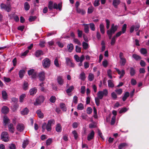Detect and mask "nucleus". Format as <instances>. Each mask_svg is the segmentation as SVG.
<instances>
[{
    "label": "nucleus",
    "mask_w": 149,
    "mask_h": 149,
    "mask_svg": "<svg viewBox=\"0 0 149 149\" xmlns=\"http://www.w3.org/2000/svg\"><path fill=\"white\" fill-rule=\"evenodd\" d=\"M118 28L117 25H114V24H112L111 28L110 29L108 30L107 33L109 36V39H111L112 34L117 30Z\"/></svg>",
    "instance_id": "1"
},
{
    "label": "nucleus",
    "mask_w": 149,
    "mask_h": 149,
    "mask_svg": "<svg viewBox=\"0 0 149 149\" xmlns=\"http://www.w3.org/2000/svg\"><path fill=\"white\" fill-rule=\"evenodd\" d=\"M50 61L47 58L44 59L42 61V65L44 68H49L50 66Z\"/></svg>",
    "instance_id": "2"
},
{
    "label": "nucleus",
    "mask_w": 149,
    "mask_h": 149,
    "mask_svg": "<svg viewBox=\"0 0 149 149\" xmlns=\"http://www.w3.org/2000/svg\"><path fill=\"white\" fill-rule=\"evenodd\" d=\"M9 136L8 133L6 132H2L1 135V138L2 140L4 142H7L9 140Z\"/></svg>",
    "instance_id": "3"
},
{
    "label": "nucleus",
    "mask_w": 149,
    "mask_h": 149,
    "mask_svg": "<svg viewBox=\"0 0 149 149\" xmlns=\"http://www.w3.org/2000/svg\"><path fill=\"white\" fill-rule=\"evenodd\" d=\"M127 28V25L126 24H124L122 28V31H119L118 33H116V37H118L119 36L121 35L123 33H125Z\"/></svg>",
    "instance_id": "4"
},
{
    "label": "nucleus",
    "mask_w": 149,
    "mask_h": 149,
    "mask_svg": "<svg viewBox=\"0 0 149 149\" xmlns=\"http://www.w3.org/2000/svg\"><path fill=\"white\" fill-rule=\"evenodd\" d=\"M1 8L9 12L10 10V5H6L4 3H1L0 5Z\"/></svg>",
    "instance_id": "5"
},
{
    "label": "nucleus",
    "mask_w": 149,
    "mask_h": 149,
    "mask_svg": "<svg viewBox=\"0 0 149 149\" xmlns=\"http://www.w3.org/2000/svg\"><path fill=\"white\" fill-rule=\"evenodd\" d=\"M28 73L29 76L31 75V77L33 79L36 78L37 77L36 73L33 69L28 71Z\"/></svg>",
    "instance_id": "6"
},
{
    "label": "nucleus",
    "mask_w": 149,
    "mask_h": 149,
    "mask_svg": "<svg viewBox=\"0 0 149 149\" xmlns=\"http://www.w3.org/2000/svg\"><path fill=\"white\" fill-rule=\"evenodd\" d=\"M45 98L43 95H41L37 97L36 99V102L38 104H39L42 103Z\"/></svg>",
    "instance_id": "7"
},
{
    "label": "nucleus",
    "mask_w": 149,
    "mask_h": 149,
    "mask_svg": "<svg viewBox=\"0 0 149 149\" xmlns=\"http://www.w3.org/2000/svg\"><path fill=\"white\" fill-rule=\"evenodd\" d=\"M42 128L43 131H45L46 128L47 131H50L52 129L51 125H49L47 123V124L45 123H44L42 124Z\"/></svg>",
    "instance_id": "8"
},
{
    "label": "nucleus",
    "mask_w": 149,
    "mask_h": 149,
    "mask_svg": "<svg viewBox=\"0 0 149 149\" xmlns=\"http://www.w3.org/2000/svg\"><path fill=\"white\" fill-rule=\"evenodd\" d=\"M66 63L67 65L70 67H74V64L72 62L71 60L69 58H66Z\"/></svg>",
    "instance_id": "9"
},
{
    "label": "nucleus",
    "mask_w": 149,
    "mask_h": 149,
    "mask_svg": "<svg viewBox=\"0 0 149 149\" xmlns=\"http://www.w3.org/2000/svg\"><path fill=\"white\" fill-rule=\"evenodd\" d=\"M16 128L18 131L22 132L24 130V126L23 124L19 123L17 125Z\"/></svg>",
    "instance_id": "10"
},
{
    "label": "nucleus",
    "mask_w": 149,
    "mask_h": 149,
    "mask_svg": "<svg viewBox=\"0 0 149 149\" xmlns=\"http://www.w3.org/2000/svg\"><path fill=\"white\" fill-rule=\"evenodd\" d=\"M38 77L40 81H43L45 79V73L44 72H42L39 73Z\"/></svg>",
    "instance_id": "11"
},
{
    "label": "nucleus",
    "mask_w": 149,
    "mask_h": 149,
    "mask_svg": "<svg viewBox=\"0 0 149 149\" xmlns=\"http://www.w3.org/2000/svg\"><path fill=\"white\" fill-rule=\"evenodd\" d=\"M1 111L3 113L6 114L9 112V109L7 107L4 106L2 107Z\"/></svg>",
    "instance_id": "12"
},
{
    "label": "nucleus",
    "mask_w": 149,
    "mask_h": 149,
    "mask_svg": "<svg viewBox=\"0 0 149 149\" xmlns=\"http://www.w3.org/2000/svg\"><path fill=\"white\" fill-rule=\"evenodd\" d=\"M38 117L40 118H43L44 117V115L40 109L37 110L36 112Z\"/></svg>",
    "instance_id": "13"
},
{
    "label": "nucleus",
    "mask_w": 149,
    "mask_h": 149,
    "mask_svg": "<svg viewBox=\"0 0 149 149\" xmlns=\"http://www.w3.org/2000/svg\"><path fill=\"white\" fill-rule=\"evenodd\" d=\"M94 132L93 130H92L90 133L87 136V140L88 141H91L93 139L94 136Z\"/></svg>",
    "instance_id": "14"
},
{
    "label": "nucleus",
    "mask_w": 149,
    "mask_h": 149,
    "mask_svg": "<svg viewBox=\"0 0 149 149\" xmlns=\"http://www.w3.org/2000/svg\"><path fill=\"white\" fill-rule=\"evenodd\" d=\"M57 81L58 83L61 86L63 84V80L62 76H58L57 78Z\"/></svg>",
    "instance_id": "15"
},
{
    "label": "nucleus",
    "mask_w": 149,
    "mask_h": 149,
    "mask_svg": "<svg viewBox=\"0 0 149 149\" xmlns=\"http://www.w3.org/2000/svg\"><path fill=\"white\" fill-rule=\"evenodd\" d=\"M43 54L42 51L41 50H38L36 51L35 52V55L37 57H38L40 56L43 55Z\"/></svg>",
    "instance_id": "16"
},
{
    "label": "nucleus",
    "mask_w": 149,
    "mask_h": 149,
    "mask_svg": "<svg viewBox=\"0 0 149 149\" xmlns=\"http://www.w3.org/2000/svg\"><path fill=\"white\" fill-rule=\"evenodd\" d=\"M8 128L10 132L12 133L14 132L15 131V128L13 127V124L10 123L8 125Z\"/></svg>",
    "instance_id": "17"
},
{
    "label": "nucleus",
    "mask_w": 149,
    "mask_h": 149,
    "mask_svg": "<svg viewBox=\"0 0 149 149\" xmlns=\"http://www.w3.org/2000/svg\"><path fill=\"white\" fill-rule=\"evenodd\" d=\"M120 0H113V4L116 8H117L118 6L120 3Z\"/></svg>",
    "instance_id": "18"
},
{
    "label": "nucleus",
    "mask_w": 149,
    "mask_h": 149,
    "mask_svg": "<svg viewBox=\"0 0 149 149\" xmlns=\"http://www.w3.org/2000/svg\"><path fill=\"white\" fill-rule=\"evenodd\" d=\"M9 121L10 120L7 116H5L3 117V122L4 124V125H6Z\"/></svg>",
    "instance_id": "19"
},
{
    "label": "nucleus",
    "mask_w": 149,
    "mask_h": 149,
    "mask_svg": "<svg viewBox=\"0 0 149 149\" xmlns=\"http://www.w3.org/2000/svg\"><path fill=\"white\" fill-rule=\"evenodd\" d=\"M37 91V89L35 88L31 89L29 91L30 94L31 95H33L36 93Z\"/></svg>",
    "instance_id": "20"
},
{
    "label": "nucleus",
    "mask_w": 149,
    "mask_h": 149,
    "mask_svg": "<svg viewBox=\"0 0 149 149\" xmlns=\"http://www.w3.org/2000/svg\"><path fill=\"white\" fill-rule=\"evenodd\" d=\"M128 146V144L126 143H122L119 145L118 148L119 149H122L124 147Z\"/></svg>",
    "instance_id": "21"
},
{
    "label": "nucleus",
    "mask_w": 149,
    "mask_h": 149,
    "mask_svg": "<svg viewBox=\"0 0 149 149\" xmlns=\"http://www.w3.org/2000/svg\"><path fill=\"white\" fill-rule=\"evenodd\" d=\"M79 78L84 81L86 79L85 74L84 72H82L80 74Z\"/></svg>",
    "instance_id": "22"
},
{
    "label": "nucleus",
    "mask_w": 149,
    "mask_h": 149,
    "mask_svg": "<svg viewBox=\"0 0 149 149\" xmlns=\"http://www.w3.org/2000/svg\"><path fill=\"white\" fill-rule=\"evenodd\" d=\"M100 28L101 33L103 34L104 33V26L102 23L100 24Z\"/></svg>",
    "instance_id": "23"
},
{
    "label": "nucleus",
    "mask_w": 149,
    "mask_h": 149,
    "mask_svg": "<svg viewBox=\"0 0 149 149\" xmlns=\"http://www.w3.org/2000/svg\"><path fill=\"white\" fill-rule=\"evenodd\" d=\"M2 95L3 98L4 100H6L8 98L7 94L5 91H2Z\"/></svg>",
    "instance_id": "24"
},
{
    "label": "nucleus",
    "mask_w": 149,
    "mask_h": 149,
    "mask_svg": "<svg viewBox=\"0 0 149 149\" xmlns=\"http://www.w3.org/2000/svg\"><path fill=\"white\" fill-rule=\"evenodd\" d=\"M29 143V141L28 139H26L24 140L22 143V148L24 149L25 148Z\"/></svg>",
    "instance_id": "25"
},
{
    "label": "nucleus",
    "mask_w": 149,
    "mask_h": 149,
    "mask_svg": "<svg viewBox=\"0 0 149 149\" xmlns=\"http://www.w3.org/2000/svg\"><path fill=\"white\" fill-rule=\"evenodd\" d=\"M136 73V71L135 69L132 67L130 68V75L132 76H133Z\"/></svg>",
    "instance_id": "26"
},
{
    "label": "nucleus",
    "mask_w": 149,
    "mask_h": 149,
    "mask_svg": "<svg viewBox=\"0 0 149 149\" xmlns=\"http://www.w3.org/2000/svg\"><path fill=\"white\" fill-rule=\"evenodd\" d=\"M61 4H58V6L56 3H54L53 5V8L54 9H58L60 10H61Z\"/></svg>",
    "instance_id": "27"
},
{
    "label": "nucleus",
    "mask_w": 149,
    "mask_h": 149,
    "mask_svg": "<svg viewBox=\"0 0 149 149\" xmlns=\"http://www.w3.org/2000/svg\"><path fill=\"white\" fill-rule=\"evenodd\" d=\"M29 110L27 108H25L21 111V113L23 115H27L28 114Z\"/></svg>",
    "instance_id": "28"
},
{
    "label": "nucleus",
    "mask_w": 149,
    "mask_h": 149,
    "mask_svg": "<svg viewBox=\"0 0 149 149\" xmlns=\"http://www.w3.org/2000/svg\"><path fill=\"white\" fill-rule=\"evenodd\" d=\"M56 130L57 132H60L61 131L62 128L61 127V125L60 124H58L56 125Z\"/></svg>",
    "instance_id": "29"
},
{
    "label": "nucleus",
    "mask_w": 149,
    "mask_h": 149,
    "mask_svg": "<svg viewBox=\"0 0 149 149\" xmlns=\"http://www.w3.org/2000/svg\"><path fill=\"white\" fill-rule=\"evenodd\" d=\"M126 62V60L125 58L120 59V63L121 66L125 65Z\"/></svg>",
    "instance_id": "30"
},
{
    "label": "nucleus",
    "mask_w": 149,
    "mask_h": 149,
    "mask_svg": "<svg viewBox=\"0 0 149 149\" xmlns=\"http://www.w3.org/2000/svg\"><path fill=\"white\" fill-rule=\"evenodd\" d=\"M130 95V93L128 92H126L124 94L123 97L122 98L123 100V101H125L127 98L129 97Z\"/></svg>",
    "instance_id": "31"
},
{
    "label": "nucleus",
    "mask_w": 149,
    "mask_h": 149,
    "mask_svg": "<svg viewBox=\"0 0 149 149\" xmlns=\"http://www.w3.org/2000/svg\"><path fill=\"white\" fill-rule=\"evenodd\" d=\"M84 26V31L86 33H88L89 32V24H83Z\"/></svg>",
    "instance_id": "32"
},
{
    "label": "nucleus",
    "mask_w": 149,
    "mask_h": 149,
    "mask_svg": "<svg viewBox=\"0 0 149 149\" xmlns=\"http://www.w3.org/2000/svg\"><path fill=\"white\" fill-rule=\"evenodd\" d=\"M24 73L25 71L24 70H20L19 73V77L21 78H22L24 76Z\"/></svg>",
    "instance_id": "33"
},
{
    "label": "nucleus",
    "mask_w": 149,
    "mask_h": 149,
    "mask_svg": "<svg viewBox=\"0 0 149 149\" xmlns=\"http://www.w3.org/2000/svg\"><path fill=\"white\" fill-rule=\"evenodd\" d=\"M60 107L62 110L63 111H65L67 110L65 105L63 103H62L60 104Z\"/></svg>",
    "instance_id": "34"
},
{
    "label": "nucleus",
    "mask_w": 149,
    "mask_h": 149,
    "mask_svg": "<svg viewBox=\"0 0 149 149\" xmlns=\"http://www.w3.org/2000/svg\"><path fill=\"white\" fill-rule=\"evenodd\" d=\"M97 96L98 98L100 99H102L104 95L102 94V91H99L97 93Z\"/></svg>",
    "instance_id": "35"
},
{
    "label": "nucleus",
    "mask_w": 149,
    "mask_h": 149,
    "mask_svg": "<svg viewBox=\"0 0 149 149\" xmlns=\"http://www.w3.org/2000/svg\"><path fill=\"white\" fill-rule=\"evenodd\" d=\"M132 57L136 61L140 60L141 59V56L136 54H133L132 56Z\"/></svg>",
    "instance_id": "36"
},
{
    "label": "nucleus",
    "mask_w": 149,
    "mask_h": 149,
    "mask_svg": "<svg viewBox=\"0 0 149 149\" xmlns=\"http://www.w3.org/2000/svg\"><path fill=\"white\" fill-rule=\"evenodd\" d=\"M18 107V105L17 103H14L13 104V106L11 107L12 110L13 111H14Z\"/></svg>",
    "instance_id": "37"
},
{
    "label": "nucleus",
    "mask_w": 149,
    "mask_h": 149,
    "mask_svg": "<svg viewBox=\"0 0 149 149\" xmlns=\"http://www.w3.org/2000/svg\"><path fill=\"white\" fill-rule=\"evenodd\" d=\"M24 8L25 10L27 11L29 10L30 8V6L29 3L27 2H26L24 4Z\"/></svg>",
    "instance_id": "38"
},
{
    "label": "nucleus",
    "mask_w": 149,
    "mask_h": 149,
    "mask_svg": "<svg viewBox=\"0 0 149 149\" xmlns=\"http://www.w3.org/2000/svg\"><path fill=\"white\" fill-rule=\"evenodd\" d=\"M96 123L95 122H93L92 123L89 125V127L90 128H93L96 127Z\"/></svg>",
    "instance_id": "39"
},
{
    "label": "nucleus",
    "mask_w": 149,
    "mask_h": 149,
    "mask_svg": "<svg viewBox=\"0 0 149 149\" xmlns=\"http://www.w3.org/2000/svg\"><path fill=\"white\" fill-rule=\"evenodd\" d=\"M76 10L78 13H80L82 15L86 13L85 11L84 10L81 9L79 8H77L76 9Z\"/></svg>",
    "instance_id": "40"
},
{
    "label": "nucleus",
    "mask_w": 149,
    "mask_h": 149,
    "mask_svg": "<svg viewBox=\"0 0 149 149\" xmlns=\"http://www.w3.org/2000/svg\"><path fill=\"white\" fill-rule=\"evenodd\" d=\"M94 78V75L91 73H90L88 76V79L90 81H92L93 80Z\"/></svg>",
    "instance_id": "41"
},
{
    "label": "nucleus",
    "mask_w": 149,
    "mask_h": 149,
    "mask_svg": "<svg viewBox=\"0 0 149 149\" xmlns=\"http://www.w3.org/2000/svg\"><path fill=\"white\" fill-rule=\"evenodd\" d=\"M108 86L109 87L113 88L114 85L112 82V81L111 80H108Z\"/></svg>",
    "instance_id": "42"
},
{
    "label": "nucleus",
    "mask_w": 149,
    "mask_h": 149,
    "mask_svg": "<svg viewBox=\"0 0 149 149\" xmlns=\"http://www.w3.org/2000/svg\"><path fill=\"white\" fill-rule=\"evenodd\" d=\"M74 88L73 86H71L66 90V92L67 93H70L74 90Z\"/></svg>",
    "instance_id": "43"
},
{
    "label": "nucleus",
    "mask_w": 149,
    "mask_h": 149,
    "mask_svg": "<svg viewBox=\"0 0 149 149\" xmlns=\"http://www.w3.org/2000/svg\"><path fill=\"white\" fill-rule=\"evenodd\" d=\"M28 84L26 81H24L23 85V88L24 90H27L28 88Z\"/></svg>",
    "instance_id": "44"
},
{
    "label": "nucleus",
    "mask_w": 149,
    "mask_h": 149,
    "mask_svg": "<svg viewBox=\"0 0 149 149\" xmlns=\"http://www.w3.org/2000/svg\"><path fill=\"white\" fill-rule=\"evenodd\" d=\"M94 8L92 6L89 7L88 9V13L90 14L93 13V11Z\"/></svg>",
    "instance_id": "45"
},
{
    "label": "nucleus",
    "mask_w": 149,
    "mask_h": 149,
    "mask_svg": "<svg viewBox=\"0 0 149 149\" xmlns=\"http://www.w3.org/2000/svg\"><path fill=\"white\" fill-rule=\"evenodd\" d=\"M53 2L51 1H49L48 6V7L49 9L50 10H52L53 8Z\"/></svg>",
    "instance_id": "46"
},
{
    "label": "nucleus",
    "mask_w": 149,
    "mask_h": 149,
    "mask_svg": "<svg viewBox=\"0 0 149 149\" xmlns=\"http://www.w3.org/2000/svg\"><path fill=\"white\" fill-rule=\"evenodd\" d=\"M77 109L79 110H82L84 108L83 104L81 103H79L77 106Z\"/></svg>",
    "instance_id": "47"
},
{
    "label": "nucleus",
    "mask_w": 149,
    "mask_h": 149,
    "mask_svg": "<svg viewBox=\"0 0 149 149\" xmlns=\"http://www.w3.org/2000/svg\"><path fill=\"white\" fill-rule=\"evenodd\" d=\"M74 58L75 59V60L77 62H80L81 61V56L80 57H79L77 55H75L74 56Z\"/></svg>",
    "instance_id": "48"
},
{
    "label": "nucleus",
    "mask_w": 149,
    "mask_h": 149,
    "mask_svg": "<svg viewBox=\"0 0 149 149\" xmlns=\"http://www.w3.org/2000/svg\"><path fill=\"white\" fill-rule=\"evenodd\" d=\"M72 134H73L74 138L75 140L77 139L78 135L77 132L76 130H74L72 132Z\"/></svg>",
    "instance_id": "49"
},
{
    "label": "nucleus",
    "mask_w": 149,
    "mask_h": 149,
    "mask_svg": "<svg viewBox=\"0 0 149 149\" xmlns=\"http://www.w3.org/2000/svg\"><path fill=\"white\" fill-rule=\"evenodd\" d=\"M90 28L93 31H94L95 30V25L93 23H90L89 24Z\"/></svg>",
    "instance_id": "50"
},
{
    "label": "nucleus",
    "mask_w": 149,
    "mask_h": 149,
    "mask_svg": "<svg viewBox=\"0 0 149 149\" xmlns=\"http://www.w3.org/2000/svg\"><path fill=\"white\" fill-rule=\"evenodd\" d=\"M26 97V95L25 94H23L19 97V101L22 102H23L24 98Z\"/></svg>",
    "instance_id": "51"
},
{
    "label": "nucleus",
    "mask_w": 149,
    "mask_h": 149,
    "mask_svg": "<svg viewBox=\"0 0 149 149\" xmlns=\"http://www.w3.org/2000/svg\"><path fill=\"white\" fill-rule=\"evenodd\" d=\"M116 119V117L115 116H113L111 118V125H113L115 123V120Z\"/></svg>",
    "instance_id": "52"
},
{
    "label": "nucleus",
    "mask_w": 149,
    "mask_h": 149,
    "mask_svg": "<svg viewBox=\"0 0 149 149\" xmlns=\"http://www.w3.org/2000/svg\"><path fill=\"white\" fill-rule=\"evenodd\" d=\"M127 109L126 108L124 107L122 108L119 111V113H124L127 111Z\"/></svg>",
    "instance_id": "53"
},
{
    "label": "nucleus",
    "mask_w": 149,
    "mask_h": 149,
    "mask_svg": "<svg viewBox=\"0 0 149 149\" xmlns=\"http://www.w3.org/2000/svg\"><path fill=\"white\" fill-rule=\"evenodd\" d=\"M56 99L55 96H52L50 97L49 99V101L52 103H54L55 102Z\"/></svg>",
    "instance_id": "54"
},
{
    "label": "nucleus",
    "mask_w": 149,
    "mask_h": 149,
    "mask_svg": "<svg viewBox=\"0 0 149 149\" xmlns=\"http://www.w3.org/2000/svg\"><path fill=\"white\" fill-rule=\"evenodd\" d=\"M52 142V139L51 138L48 139L47 140L46 143L47 146H48Z\"/></svg>",
    "instance_id": "55"
},
{
    "label": "nucleus",
    "mask_w": 149,
    "mask_h": 149,
    "mask_svg": "<svg viewBox=\"0 0 149 149\" xmlns=\"http://www.w3.org/2000/svg\"><path fill=\"white\" fill-rule=\"evenodd\" d=\"M111 96L114 100H116L117 97V95L114 92H113L111 93Z\"/></svg>",
    "instance_id": "56"
},
{
    "label": "nucleus",
    "mask_w": 149,
    "mask_h": 149,
    "mask_svg": "<svg viewBox=\"0 0 149 149\" xmlns=\"http://www.w3.org/2000/svg\"><path fill=\"white\" fill-rule=\"evenodd\" d=\"M100 99L98 97L95 98V104L97 106H99L100 104Z\"/></svg>",
    "instance_id": "57"
},
{
    "label": "nucleus",
    "mask_w": 149,
    "mask_h": 149,
    "mask_svg": "<svg viewBox=\"0 0 149 149\" xmlns=\"http://www.w3.org/2000/svg\"><path fill=\"white\" fill-rule=\"evenodd\" d=\"M54 64L57 67H59V65L58 62V61L57 58H56L54 61Z\"/></svg>",
    "instance_id": "58"
},
{
    "label": "nucleus",
    "mask_w": 149,
    "mask_h": 149,
    "mask_svg": "<svg viewBox=\"0 0 149 149\" xmlns=\"http://www.w3.org/2000/svg\"><path fill=\"white\" fill-rule=\"evenodd\" d=\"M93 111L92 108L91 107H88L87 108L86 111L87 113L88 114H90Z\"/></svg>",
    "instance_id": "59"
},
{
    "label": "nucleus",
    "mask_w": 149,
    "mask_h": 149,
    "mask_svg": "<svg viewBox=\"0 0 149 149\" xmlns=\"http://www.w3.org/2000/svg\"><path fill=\"white\" fill-rule=\"evenodd\" d=\"M55 123V121L53 119H51V120H49L48 121L47 124L49 125H51L52 124H54Z\"/></svg>",
    "instance_id": "60"
},
{
    "label": "nucleus",
    "mask_w": 149,
    "mask_h": 149,
    "mask_svg": "<svg viewBox=\"0 0 149 149\" xmlns=\"http://www.w3.org/2000/svg\"><path fill=\"white\" fill-rule=\"evenodd\" d=\"M140 52L141 53L143 54H146L147 53L146 49L144 48H141V49Z\"/></svg>",
    "instance_id": "61"
},
{
    "label": "nucleus",
    "mask_w": 149,
    "mask_h": 149,
    "mask_svg": "<svg viewBox=\"0 0 149 149\" xmlns=\"http://www.w3.org/2000/svg\"><path fill=\"white\" fill-rule=\"evenodd\" d=\"M36 18V17L35 16H31L29 19V22H31L34 21Z\"/></svg>",
    "instance_id": "62"
},
{
    "label": "nucleus",
    "mask_w": 149,
    "mask_h": 149,
    "mask_svg": "<svg viewBox=\"0 0 149 149\" xmlns=\"http://www.w3.org/2000/svg\"><path fill=\"white\" fill-rule=\"evenodd\" d=\"M116 92L118 95H120L122 94L123 92L122 89L121 88H120L118 89H117L115 90Z\"/></svg>",
    "instance_id": "63"
},
{
    "label": "nucleus",
    "mask_w": 149,
    "mask_h": 149,
    "mask_svg": "<svg viewBox=\"0 0 149 149\" xmlns=\"http://www.w3.org/2000/svg\"><path fill=\"white\" fill-rule=\"evenodd\" d=\"M102 64L104 67H106L108 64V63L106 60H104L102 62Z\"/></svg>",
    "instance_id": "64"
}]
</instances>
